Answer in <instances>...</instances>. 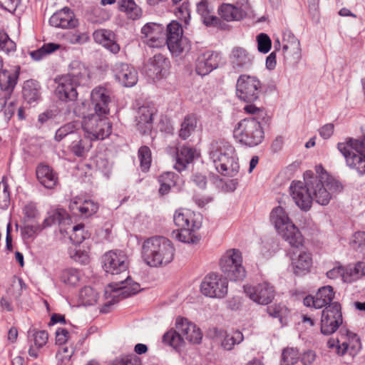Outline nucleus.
Masks as SVG:
<instances>
[{"label":"nucleus","instance_id":"1","mask_svg":"<svg viewBox=\"0 0 365 365\" xmlns=\"http://www.w3.org/2000/svg\"><path fill=\"white\" fill-rule=\"evenodd\" d=\"M304 181L294 180L289 190L295 204L302 210L307 211L314 201L320 205H327L334 195L341 190L338 180L329 174L322 165H316L315 173L307 170Z\"/></svg>","mask_w":365,"mask_h":365},{"label":"nucleus","instance_id":"2","mask_svg":"<svg viewBox=\"0 0 365 365\" xmlns=\"http://www.w3.org/2000/svg\"><path fill=\"white\" fill-rule=\"evenodd\" d=\"M208 154L216 170L222 175L234 178L238 174V157L230 142L224 139L213 141L210 145Z\"/></svg>","mask_w":365,"mask_h":365},{"label":"nucleus","instance_id":"3","mask_svg":"<svg viewBox=\"0 0 365 365\" xmlns=\"http://www.w3.org/2000/svg\"><path fill=\"white\" fill-rule=\"evenodd\" d=\"M89 78L88 67L79 61H73L69 65V73L58 79L55 94L61 101H73L78 96L76 87L84 85Z\"/></svg>","mask_w":365,"mask_h":365},{"label":"nucleus","instance_id":"4","mask_svg":"<svg viewBox=\"0 0 365 365\" xmlns=\"http://www.w3.org/2000/svg\"><path fill=\"white\" fill-rule=\"evenodd\" d=\"M175 251L170 240L163 237H153L143 242L141 256L146 264L157 267L171 262Z\"/></svg>","mask_w":365,"mask_h":365},{"label":"nucleus","instance_id":"5","mask_svg":"<svg viewBox=\"0 0 365 365\" xmlns=\"http://www.w3.org/2000/svg\"><path fill=\"white\" fill-rule=\"evenodd\" d=\"M269 218L277 232L291 246L298 247L303 245L304 238L301 232L292 222L284 207L277 206L273 208Z\"/></svg>","mask_w":365,"mask_h":365},{"label":"nucleus","instance_id":"6","mask_svg":"<svg viewBox=\"0 0 365 365\" xmlns=\"http://www.w3.org/2000/svg\"><path fill=\"white\" fill-rule=\"evenodd\" d=\"M232 134L236 141L248 147L259 145L264 138V128L256 118L238 121L233 127Z\"/></svg>","mask_w":365,"mask_h":365},{"label":"nucleus","instance_id":"7","mask_svg":"<svg viewBox=\"0 0 365 365\" xmlns=\"http://www.w3.org/2000/svg\"><path fill=\"white\" fill-rule=\"evenodd\" d=\"M337 148L349 168L360 175L365 174V140L349 138L339 143Z\"/></svg>","mask_w":365,"mask_h":365},{"label":"nucleus","instance_id":"8","mask_svg":"<svg viewBox=\"0 0 365 365\" xmlns=\"http://www.w3.org/2000/svg\"><path fill=\"white\" fill-rule=\"evenodd\" d=\"M140 290V284L134 282L129 276L125 280L109 284L105 289L107 302L101 308V312L103 313L108 312L110 305L118 302L120 299L137 294Z\"/></svg>","mask_w":365,"mask_h":365},{"label":"nucleus","instance_id":"9","mask_svg":"<svg viewBox=\"0 0 365 365\" xmlns=\"http://www.w3.org/2000/svg\"><path fill=\"white\" fill-rule=\"evenodd\" d=\"M81 127L90 140H103L112 132V124L106 115L96 113L83 117Z\"/></svg>","mask_w":365,"mask_h":365},{"label":"nucleus","instance_id":"10","mask_svg":"<svg viewBox=\"0 0 365 365\" xmlns=\"http://www.w3.org/2000/svg\"><path fill=\"white\" fill-rule=\"evenodd\" d=\"M221 271L231 281H241L246 276V271L242 264V252L237 249L227 250L220 259Z\"/></svg>","mask_w":365,"mask_h":365},{"label":"nucleus","instance_id":"11","mask_svg":"<svg viewBox=\"0 0 365 365\" xmlns=\"http://www.w3.org/2000/svg\"><path fill=\"white\" fill-rule=\"evenodd\" d=\"M262 91L261 81L254 76L240 75L236 83V95L237 98L246 103H254Z\"/></svg>","mask_w":365,"mask_h":365},{"label":"nucleus","instance_id":"12","mask_svg":"<svg viewBox=\"0 0 365 365\" xmlns=\"http://www.w3.org/2000/svg\"><path fill=\"white\" fill-rule=\"evenodd\" d=\"M327 344L329 348L336 347L337 353L340 355H344L348 352L353 356L356 355L361 348L358 336L346 329H341L337 339H330Z\"/></svg>","mask_w":365,"mask_h":365},{"label":"nucleus","instance_id":"13","mask_svg":"<svg viewBox=\"0 0 365 365\" xmlns=\"http://www.w3.org/2000/svg\"><path fill=\"white\" fill-rule=\"evenodd\" d=\"M200 291L207 297L222 299L228 292L227 279L218 273H210L202 279Z\"/></svg>","mask_w":365,"mask_h":365},{"label":"nucleus","instance_id":"14","mask_svg":"<svg viewBox=\"0 0 365 365\" xmlns=\"http://www.w3.org/2000/svg\"><path fill=\"white\" fill-rule=\"evenodd\" d=\"M165 42L170 51L176 56L189 51L190 48L189 40L182 36L181 25L176 21H172L167 26V40Z\"/></svg>","mask_w":365,"mask_h":365},{"label":"nucleus","instance_id":"15","mask_svg":"<svg viewBox=\"0 0 365 365\" xmlns=\"http://www.w3.org/2000/svg\"><path fill=\"white\" fill-rule=\"evenodd\" d=\"M342 314L341 306L334 302L327 306L322 311L321 318V332L324 335H329L336 331L342 324Z\"/></svg>","mask_w":365,"mask_h":365},{"label":"nucleus","instance_id":"16","mask_svg":"<svg viewBox=\"0 0 365 365\" xmlns=\"http://www.w3.org/2000/svg\"><path fill=\"white\" fill-rule=\"evenodd\" d=\"M245 295L253 302L267 305L274 297V289L269 283L263 282L256 284H246L243 287Z\"/></svg>","mask_w":365,"mask_h":365},{"label":"nucleus","instance_id":"17","mask_svg":"<svg viewBox=\"0 0 365 365\" xmlns=\"http://www.w3.org/2000/svg\"><path fill=\"white\" fill-rule=\"evenodd\" d=\"M365 275V263L359 262L354 267L336 265L327 272L330 279L341 278L345 283L353 282Z\"/></svg>","mask_w":365,"mask_h":365},{"label":"nucleus","instance_id":"18","mask_svg":"<svg viewBox=\"0 0 365 365\" xmlns=\"http://www.w3.org/2000/svg\"><path fill=\"white\" fill-rule=\"evenodd\" d=\"M103 264L105 272L113 275L125 273L128 268V257L120 250H111L105 253Z\"/></svg>","mask_w":365,"mask_h":365},{"label":"nucleus","instance_id":"19","mask_svg":"<svg viewBox=\"0 0 365 365\" xmlns=\"http://www.w3.org/2000/svg\"><path fill=\"white\" fill-rule=\"evenodd\" d=\"M141 38L150 47L160 48L165 43L164 26L162 24L149 22L140 31Z\"/></svg>","mask_w":365,"mask_h":365},{"label":"nucleus","instance_id":"20","mask_svg":"<svg viewBox=\"0 0 365 365\" xmlns=\"http://www.w3.org/2000/svg\"><path fill=\"white\" fill-rule=\"evenodd\" d=\"M290 267L295 275L303 276L311 271L312 255L306 249L294 251L290 255Z\"/></svg>","mask_w":365,"mask_h":365},{"label":"nucleus","instance_id":"21","mask_svg":"<svg viewBox=\"0 0 365 365\" xmlns=\"http://www.w3.org/2000/svg\"><path fill=\"white\" fill-rule=\"evenodd\" d=\"M175 327L184 338V341L186 340L193 344H198L201 342L202 333L200 329L187 318L180 316L177 317Z\"/></svg>","mask_w":365,"mask_h":365},{"label":"nucleus","instance_id":"22","mask_svg":"<svg viewBox=\"0 0 365 365\" xmlns=\"http://www.w3.org/2000/svg\"><path fill=\"white\" fill-rule=\"evenodd\" d=\"M115 80L123 87H133L138 81V73L131 65L125 63H117L113 68Z\"/></svg>","mask_w":365,"mask_h":365},{"label":"nucleus","instance_id":"23","mask_svg":"<svg viewBox=\"0 0 365 365\" xmlns=\"http://www.w3.org/2000/svg\"><path fill=\"white\" fill-rule=\"evenodd\" d=\"M254 56L246 48L240 46L232 48L229 54V62L232 68L240 72L250 68L253 64Z\"/></svg>","mask_w":365,"mask_h":365},{"label":"nucleus","instance_id":"24","mask_svg":"<svg viewBox=\"0 0 365 365\" xmlns=\"http://www.w3.org/2000/svg\"><path fill=\"white\" fill-rule=\"evenodd\" d=\"M91 103L95 113L100 115H107L109 112L110 103V91L103 86L94 88L91 94Z\"/></svg>","mask_w":365,"mask_h":365},{"label":"nucleus","instance_id":"25","mask_svg":"<svg viewBox=\"0 0 365 365\" xmlns=\"http://www.w3.org/2000/svg\"><path fill=\"white\" fill-rule=\"evenodd\" d=\"M220 57L218 53L206 51L200 53L196 61V72L200 76H205L218 67Z\"/></svg>","mask_w":365,"mask_h":365},{"label":"nucleus","instance_id":"26","mask_svg":"<svg viewBox=\"0 0 365 365\" xmlns=\"http://www.w3.org/2000/svg\"><path fill=\"white\" fill-rule=\"evenodd\" d=\"M334 297V292L331 286H324L318 289L314 297L307 296L304 300L303 303L306 307H312L315 309H321L328 304L332 301Z\"/></svg>","mask_w":365,"mask_h":365},{"label":"nucleus","instance_id":"27","mask_svg":"<svg viewBox=\"0 0 365 365\" xmlns=\"http://www.w3.org/2000/svg\"><path fill=\"white\" fill-rule=\"evenodd\" d=\"M51 26L61 29L74 28L78 24L73 12L68 7H64L55 12L49 19Z\"/></svg>","mask_w":365,"mask_h":365},{"label":"nucleus","instance_id":"28","mask_svg":"<svg viewBox=\"0 0 365 365\" xmlns=\"http://www.w3.org/2000/svg\"><path fill=\"white\" fill-rule=\"evenodd\" d=\"M69 209L75 215L89 217L97 212L98 205L91 200L76 196L71 200Z\"/></svg>","mask_w":365,"mask_h":365},{"label":"nucleus","instance_id":"29","mask_svg":"<svg viewBox=\"0 0 365 365\" xmlns=\"http://www.w3.org/2000/svg\"><path fill=\"white\" fill-rule=\"evenodd\" d=\"M197 12L207 26L220 27L222 21L214 15V7L207 0H202L197 4Z\"/></svg>","mask_w":365,"mask_h":365},{"label":"nucleus","instance_id":"30","mask_svg":"<svg viewBox=\"0 0 365 365\" xmlns=\"http://www.w3.org/2000/svg\"><path fill=\"white\" fill-rule=\"evenodd\" d=\"M148 75L153 78H161L169 68V61L161 54L155 55L147 65Z\"/></svg>","mask_w":365,"mask_h":365},{"label":"nucleus","instance_id":"31","mask_svg":"<svg viewBox=\"0 0 365 365\" xmlns=\"http://www.w3.org/2000/svg\"><path fill=\"white\" fill-rule=\"evenodd\" d=\"M284 51L295 62H299L302 58V48L298 38L290 31H286L283 34Z\"/></svg>","mask_w":365,"mask_h":365},{"label":"nucleus","instance_id":"32","mask_svg":"<svg viewBox=\"0 0 365 365\" xmlns=\"http://www.w3.org/2000/svg\"><path fill=\"white\" fill-rule=\"evenodd\" d=\"M199 228L186 227L177 229L173 231L172 235L176 240L195 247L200 244L201 240V236L197 232Z\"/></svg>","mask_w":365,"mask_h":365},{"label":"nucleus","instance_id":"33","mask_svg":"<svg viewBox=\"0 0 365 365\" xmlns=\"http://www.w3.org/2000/svg\"><path fill=\"white\" fill-rule=\"evenodd\" d=\"M194 212L188 209H179L173 215V221L178 229L186 227H200L197 222Z\"/></svg>","mask_w":365,"mask_h":365},{"label":"nucleus","instance_id":"34","mask_svg":"<svg viewBox=\"0 0 365 365\" xmlns=\"http://www.w3.org/2000/svg\"><path fill=\"white\" fill-rule=\"evenodd\" d=\"M94 41L101 44L113 53H117L120 51L119 45L115 41V35L113 31L106 29H98L94 31Z\"/></svg>","mask_w":365,"mask_h":365},{"label":"nucleus","instance_id":"35","mask_svg":"<svg viewBox=\"0 0 365 365\" xmlns=\"http://www.w3.org/2000/svg\"><path fill=\"white\" fill-rule=\"evenodd\" d=\"M218 14L226 21H239L245 18L247 11L232 4H222L218 9Z\"/></svg>","mask_w":365,"mask_h":365},{"label":"nucleus","instance_id":"36","mask_svg":"<svg viewBox=\"0 0 365 365\" xmlns=\"http://www.w3.org/2000/svg\"><path fill=\"white\" fill-rule=\"evenodd\" d=\"M197 155L196 150L190 147L184 145L179 148L176 153V163L174 165L175 169L179 172L184 170Z\"/></svg>","mask_w":365,"mask_h":365},{"label":"nucleus","instance_id":"37","mask_svg":"<svg viewBox=\"0 0 365 365\" xmlns=\"http://www.w3.org/2000/svg\"><path fill=\"white\" fill-rule=\"evenodd\" d=\"M19 67L12 71L3 70L0 72V88L6 94L14 91L19 76Z\"/></svg>","mask_w":365,"mask_h":365},{"label":"nucleus","instance_id":"38","mask_svg":"<svg viewBox=\"0 0 365 365\" xmlns=\"http://www.w3.org/2000/svg\"><path fill=\"white\" fill-rule=\"evenodd\" d=\"M36 177L40 183L48 189L53 188L57 184L58 177L48 165H38L36 169Z\"/></svg>","mask_w":365,"mask_h":365},{"label":"nucleus","instance_id":"39","mask_svg":"<svg viewBox=\"0 0 365 365\" xmlns=\"http://www.w3.org/2000/svg\"><path fill=\"white\" fill-rule=\"evenodd\" d=\"M153 109L146 106L139 108L136 118L138 129L143 133L150 130L152 128Z\"/></svg>","mask_w":365,"mask_h":365},{"label":"nucleus","instance_id":"40","mask_svg":"<svg viewBox=\"0 0 365 365\" xmlns=\"http://www.w3.org/2000/svg\"><path fill=\"white\" fill-rule=\"evenodd\" d=\"M71 221L67 212L61 208H56L48 212V216L43 221V227H48L53 225H68Z\"/></svg>","mask_w":365,"mask_h":365},{"label":"nucleus","instance_id":"41","mask_svg":"<svg viewBox=\"0 0 365 365\" xmlns=\"http://www.w3.org/2000/svg\"><path fill=\"white\" fill-rule=\"evenodd\" d=\"M120 11L125 12L127 17L137 20L141 18L143 11L134 0H117Z\"/></svg>","mask_w":365,"mask_h":365},{"label":"nucleus","instance_id":"42","mask_svg":"<svg viewBox=\"0 0 365 365\" xmlns=\"http://www.w3.org/2000/svg\"><path fill=\"white\" fill-rule=\"evenodd\" d=\"M71 140L72 142L69 145V150L77 157H85L92 147L91 140L86 137L85 138H81L78 135V138L76 137Z\"/></svg>","mask_w":365,"mask_h":365},{"label":"nucleus","instance_id":"43","mask_svg":"<svg viewBox=\"0 0 365 365\" xmlns=\"http://www.w3.org/2000/svg\"><path fill=\"white\" fill-rule=\"evenodd\" d=\"M163 343L177 351H180L185 345L184 338L176 329L173 328L163 334Z\"/></svg>","mask_w":365,"mask_h":365},{"label":"nucleus","instance_id":"44","mask_svg":"<svg viewBox=\"0 0 365 365\" xmlns=\"http://www.w3.org/2000/svg\"><path fill=\"white\" fill-rule=\"evenodd\" d=\"M220 335L221 346L224 349L227 351L232 350L235 344H239L244 339L242 333L239 331H235L230 334L220 331Z\"/></svg>","mask_w":365,"mask_h":365},{"label":"nucleus","instance_id":"45","mask_svg":"<svg viewBox=\"0 0 365 365\" xmlns=\"http://www.w3.org/2000/svg\"><path fill=\"white\" fill-rule=\"evenodd\" d=\"M80 126L81 125L78 122H71L62 125L56 130L55 140L56 141H61L67 136H69L71 139L76 137L78 138L77 130H79Z\"/></svg>","mask_w":365,"mask_h":365},{"label":"nucleus","instance_id":"46","mask_svg":"<svg viewBox=\"0 0 365 365\" xmlns=\"http://www.w3.org/2000/svg\"><path fill=\"white\" fill-rule=\"evenodd\" d=\"M23 96L29 103L36 102L40 98L38 83L34 80L26 81L23 87Z\"/></svg>","mask_w":365,"mask_h":365},{"label":"nucleus","instance_id":"47","mask_svg":"<svg viewBox=\"0 0 365 365\" xmlns=\"http://www.w3.org/2000/svg\"><path fill=\"white\" fill-rule=\"evenodd\" d=\"M68 254L71 259L80 264H86L89 262L88 249L83 245H72L68 250Z\"/></svg>","mask_w":365,"mask_h":365},{"label":"nucleus","instance_id":"48","mask_svg":"<svg viewBox=\"0 0 365 365\" xmlns=\"http://www.w3.org/2000/svg\"><path fill=\"white\" fill-rule=\"evenodd\" d=\"M177 176L172 172H165L158 178L160 184L159 193L161 195L168 194L170 188L175 185Z\"/></svg>","mask_w":365,"mask_h":365},{"label":"nucleus","instance_id":"49","mask_svg":"<svg viewBox=\"0 0 365 365\" xmlns=\"http://www.w3.org/2000/svg\"><path fill=\"white\" fill-rule=\"evenodd\" d=\"M268 314L274 318H278L282 326H284L288 322L289 311L282 304H274L267 307Z\"/></svg>","mask_w":365,"mask_h":365},{"label":"nucleus","instance_id":"50","mask_svg":"<svg viewBox=\"0 0 365 365\" xmlns=\"http://www.w3.org/2000/svg\"><path fill=\"white\" fill-rule=\"evenodd\" d=\"M98 299V293L91 287H83L79 293V302L83 306L93 305Z\"/></svg>","mask_w":365,"mask_h":365},{"label":"nucleus","instance_id":"51","mask_svg":"<svg viewBox=\"0 0 365 365\" xmlns=\"http://www.w3.org/2000/svg\"><path fill=\"white\" fill-rule=\"evenodd\" d=\"M24 222L36 221L40 216L37 205L34 202H27L22 207Z\"/></svg>","mask_w":365,"mask_h":365},{"label":"nucleus","instance_id":"52","mask_svg":"<svg viewBox=\"0 0 365 365\" xmlns=\"http://www.w3.org/2000/svg\"><path fill=\"white\" fill-rule=\"evenodd\" d=\"M91 234L85 229L83 224H78L72 227L70 239L74 245L81 244L84 240L90 237Z\"/></svg>","mask_w":365,"mask_h":365},{"label":"nucleus","instance_id":"53","mask_svg":"<svg viewBox=\"0 0 365 365\" xmlns=\"http://www.w3.org/2000/svg\"><path fill=\"white\" fill-rule=\"evenodd\" d=\"M60 279L65 285L74 287L80 280V274L75 269H66L61 272Z\"/></svg>","mask_w":365,"mask_h":365},{"label":"nucleus","instance_id":"54","mask_svg":"<svg viewBox=\"0 0 365 365\" xmlns=\"http://www.w3.org/2000/svg\"><path fill=\"white\" fill-rule=\"evenodd\" d=\"M64 38L66 41L71 44L80 45L87 43L90 39V36L88 32L80 31L78 30L73 32H68L64 36Z\"/></svg>","mask_w":365,"mask_h":365},{"label":"nucleus","instance_id":"55","mask_svg":"<svg viewBox=\"0 0 365 365\" xmlns=\"http://www.w3.org/2000/svg\"><path fill=\"white\" fill-rule=\"evenodd\" d=\"M21 228V235L24 239H29L35 237L39 232L46 227H43V224L40 225L36 221L30 222H24Z\"/></svg>","mask_w":365,"mask_h":365},{"label":"nucleus","instance_id":"56","mask_svg":"<svg viewBox=\"0 0 365 365\" xmlns=\"http://www.w3.org/2000/svg\"><path fill=\"white\" fill-rule=\"evenodd\" d=\"M60 48V45L53 43L43 44L40 48L31 52V56L35 61H40L46 56Z\"/></svg>","mask_w":365,"mask_h":365},{"label":"nucleus","instance_id":"57","mask_svg":"<svg viewBox=\"0 0 365 365\" xmlns=\"http://www.w3.org/2000/svg\"><path fill=\"white\" fill-rule=\"evenodd\" d=\"M197 120L194 116L185 117L181 124V128L179 133L180 136L183 139H186L195 130Z\"/></svg>","mask_w":365,"mask_h":365},{"label":"nucleus","instance_id":"58","mask_svg":"<svg viewBox=\"0 0 365 365\" xmlns=\"http://www.w3.org/2000/svg\"><path fill=\"white\" fill-rule=\"evenodd\" d=\"M138 159L140 160V166L143 171L146 172L149 170L152 158L151 151L147 146H142L138 150Z\"/></svg>","mask_w":365,"mask_h":365},{"label":"nucleus","instance_id":"59","mask_svg":"<svg viewBox=\"0 0 365 365\" xmlns=\"http://www.w3.org/2000/svg\"><path fill=\"white\" fill-rule=\"evenodd\" d=\"M10 204V193L7 180L4 177L0 182V208L6 209Z\"/></svg>","mask_w":365,"mask_h":365},{"label":"nucleus","instance_id":"60","mask_svg":"<svg viewBox=\"0 0 365 365\" xmlns=\"http://www.w3.org/2000/svg\"><path fill=\"white\" fill-rule=\"evenodd\" d=\"M351 246L356 250L365 253V232H356L350 240Z\"/></svg>","mask_w":365,"mask_h":365},{"label":"nucleus","instance_id":"61","mask_svg":"<svg viewBox=\"0 0 365 365\" xmlns=\"http://www.w3.org/2000/svg\"><path fill=\"white\" fill-rule=\"evenodd\" d=\"M298 351L294 348L284 349L282 352L281 365H293L298 361Z\"/></svg>","mask_w":365,"mask_h":365},{"label":"nucleus","instance_id":"62","mask_svg":"<svg viewBox=\"0 0 365 365\" xmlns=\"http://www.w3.org/2000/svg\"><path fill=\"white\" fill-rule=\"evenodd\" d=\"M73 354L72 348L61 346L56 354V359L60 365H68Z\"/></svg>","mask_w":365,"mask_h":365},{"label":"nucleus","instance_id":"63","mask_svg":"<svg viewBox=\"0 0 365 365\" xmlns=\"http://www.w3.org/2000/svg\"><path fill=\"white\" fill-rule=\"evenodd\" d=\"M16 50V43L9 37L4 31H0V51L6 53Z\"/></svg>","mask_w":365,"mask_h":365},{"label":"nucleus","instance_id":"64","mask_svg":"<svg viewBox=\"0 0 365 365\" xmlns=\"http://www.w3.org/2000/svg\"><path fill=\"white\" fill-rule=\"evenodd\" d=\"M110 365H141V360L135 355L116 359Z\"/></svg>","mask_w":365,"mask_h":365}]
</instances>
